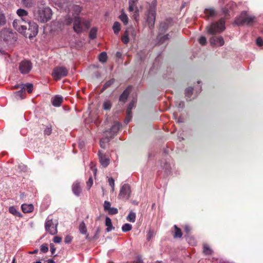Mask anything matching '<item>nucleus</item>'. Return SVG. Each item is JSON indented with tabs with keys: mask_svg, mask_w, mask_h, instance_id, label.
<instances>
[{
	"mask_svg": "<svg viewBox=\"0 0 263 263\" xmlns=\"http://www.w3.org/2000/svg\"><path fill=\"white\" fill-rule=\"evenodd\" d=\"M72 22H73V29L78 33L82 32L84 29H87L89 26L87 21L81 19L77 16H74L73 18H70V16H68L65 18L64 24L69 25Z\"/></svg>",
	"mask_w": 263,
	"mask_h": 263,
	"instance_id": "obj_1",
	"label": "nucleus"
},
{
	"mask_svg": "<svg viewBox=\"0 0 263 263\" xmlns=\"http://www.w3.org/2000/svg\"><path fill=\"white\" fill-rule=\"evenodd\" d=\"M52 11L48 7H39L37 11L34 12L35 18L41 23H46L49 21L52 16Z\"/></svg>",
	"mask_w": 263,
	"mask_h": 263,
	"instance_id": "obj_2",
	"label": "nucleus"
},
{
	"mask_svg": "<svg viewBox=\"0 0 263 263\" xmlns=\"http://www.w3.org/2000/svg\"><path fill=\"white\" fill-rule=\"evenodd\" d=\"M255 21V17L248 13L247 11H242L239 16L235 20V23L238 25H252Z\"/></svg>",
	"mask_w": 263,
	"mask_h": 263,
	"instance_id": "obj_3",
	"label": "nucleus"
},
{
	"mask_svg": "<svg viewBox=\"0 0 263 263\" xmlns=\"http://www.w3.org/2000/svg\"><path fill=\"white\" fill-rule=\"evenodd\" d=\"M225 22L223 19H220L218 22L212 23L206 27L207 32L210 34L220 33L225 29Z\"/></svg>",
	"mask_w": 263,
	"mask_h": 263,
	"instance_id": "obj_4",
	"label": "nucleus"
},
{
	"mask_svg": "<svg viewBox=\"0 0 263 263\" xmlns=\"http://www.w3.org/2000/svg\"><path fill=\"white\" fill-rule=\"evenodd\" d=\"M156 19V4L153 2L149 7L146 14L145 20L150 29L153 28Z\"/></svg>",
	"mask_w": 263,
	"mask_h": 263,
	"instance_id": "obj_5",
	"label": "nucleus"
},
{
	"mask_svg": "<svg viewBox=\"0 0 263 263\" xmlns=\"http://www.w3.org/2000/svg\"><path fill=\"white\" fill-rule=\"evenodd\" d=\"M68 72V69L66 67L63 66H57L53 69L51 76L54 80L57 81L66 77Z\"/></svg>",
	"mask_w": 263,
	"mask_h": 263,
	"instance_id": "obj_6",
	"label": "nucleus"
},
{
	"mask_svg": "<svg viewBox=\"0 0 263 263\" xmlns=\"http://www.w3.org/2000/svg\"><path fill=\"white\" fill-rule=\"evenodd\" d=\"M168 23L166 22H163L160 23V27L159 30V35L157 37V40L159 41V42L160 44H162L165 42V41L168 39L169 34H166L165 35H162L168 29Z\"/></svg>",
	"mask_w": 263,
	"mask_h": 263,
	"instance_id": "obj_7",
	"label": "nucleus"
},
{
	"mask_svg": "<svg viewBox=\"0 0 263 263\" xmlns=\"http://www.w3.org/2000/svg\"><path fill=\"white\" fill-rule=\"evenodd\" d=\"M58 222L55 220L53 221L52 219H47L45 222V229L47 232L49 233L51 235H54L57 233V226Z\"/></svg>",
	"mask_w": 263,
	"mask_h": 263,
	"instance_id": "obj_8",
	"label": "nucleus"
},
{
	"mask_svg": "<svg viewBox=\"0 0 263 263\" xmlns=\"http://www.w3.org/2000/svg\"><path fill=\"white\" fill-rule=\"evenodd\" d=\"M130 187L128 184H123L120 191L118 197L120 199L127 200L130 195Z\"/></svg>",
	"mask_w": 263,
	"mask_h": 263,
	"instance_id": "obj_9",
	"label": "nucleus"
},
{
	"mask_svg": "<svg viewBox=\"0 0 263 263\" xmlns=\"http://www.w3.org/2000/svg\"><path fill=\"white\" fill-rule=\"evenodd\" d=\"M15 34L9 29H4L0 32V39L5 41H11L15 40Z\"/></svg>",
	"mask_w": 263,
	"mask_h": 263,
	"instance_id": "obj_10",
	"label": "nucleus"
},
{
	"mask_svg": "<svg viewBox=\"0 0 263 263\" xmlns=\"http://www.w3.org/2000/svg\"><path fill=\"white\" fill-rule=\"evenodd\" d=\"M28 25L29 28L28 32L25 34V36L31 39L37 35L38 33V26L34 22H29Z\"/></svg>",
	"mask_w": 263,
	"mask_h": 263,
	"instance_id": "obj_11",
	"label": "nucleus"
},
{
	"mask_svg": "<svg viewBox=\"0 0 263 263\" xmlns=\"http://www.w3.org/2000/svg\"><path fill=\"white\" fill-rule=\"evenodd\" d=\"M120 125L118 122H115L111 127L104 132V136H108L109 138H112L119 130Z\"/></svg>",
	"mask_w": 263,
	"mask_h": 263,
	"instance_id": "obj_12",
	"label": "nucleus"
},
{
	"mask_svg": "<svg viewBox=\"0 0 263 263\" xmlns=\"http://www.w3.org/2000/svg\"><path fill=\"white\" fill-rule=\"evenodd\" d=\"M32 69V64L29 61H22L19 66V70L22 74H26Z\"/></svg>",
	"mask_w": 263,
	"mask_h": 263,
	"instance_id": "obj_13",
	"label": "nucleus"
},
{
	"mask_svg": "<svg viewBox=\"0 0 263 263\" xmlns=\"http://www.w3.org/2000/svg\"><path fill=\"white\" fill-rule=\"evenodd\" d=\"M210 43L212 46H222L224 44L223 38L221 36H213L209 39Z\"/></svg>",
	"mask_w": 263,
	"mask_h": 263,
	"instance_id": "obj_14",
	"label": "nucleus"
},
{
	"mask_svg": "<svg viewBox=\"0 0 263 263\" xmlns=\"http://www.w3.org/2000/svg\"><path fill=\"white\" fill-rule=\"evenodd\" d=\"M136 102V101L134 99L128 105L126 110V117L125 119V123L126 124H127L130 121L132 117L131 110L135 107Z\"/></svg>",
	"mask_w": 263,
	"mask_h": 263,
	"instance_id": "obj_15",
	"label": "nucleus"
},
{
	"mask_svg": "<svg viewBox=\"0 0 263 263\" xmlns=\"http://www.w3.org/2000/svg\"><path fill=\"white\" fill-rule=\"evenodd\" d=\"M104 209L108 212L110 215H115L118 213V210L117 208L111 207V204L109 201H105L104 203Z\"/></svg>",
	"mask_w": 263,
	"mask_h": 263,
	"instance_id": "obj_16",
	"label": "nucleus"
},
{
	"mask_svg": "<svg viewBox=\"0 0 263 263\" xmlns=\"http://www.w3.org/2000/svg\"><path fill=\"white\" fill-rule=\"evenodd\" d=\"M99 157L101 165L104 167H107L110 162V160L107 156L99 152Z\"/></svg>",
	"mask_w": 263,
	"mask_h": 263,
	"instance_id": "obj_17",
	"label": "nucleus"
},
{
	"mask_svg": "<svg viewBox=\"0 0 263 263\" xmlns=\"http://www.w3.org/2000/svg\"><path fill=\"white\" fill-rule=\"evenodd\" d=\"M68 9L72 14V17L71 18H73L74 16H77L81 11V8L78 5H69Z\"/></svg>",
	"mask_w": 263,
	"mask_h": 263,
	"instance_id": "obj_18",
	"label": "nucleus"
},
{
	"mask_svg": "<svg viewBox=\"0 0 263 263\" xmlns=\"http://www.w3.org/2000/svg\"><path fill=\"white\" fill-rule=\"evenodd\" d=\"M72 192L76 196H79L81 193V188L80 185V183L76 181L75 182L72 187Z\"/></svg>",
	"mask_w": 263,
	"mask_h": 263,
	"instance_id": "obj_19",
	"label": "nucleus"
},
{
	"mask_svg": "<svg viewBox=\"0 0 263 263\" xmlns=\"http://www.w3.org/2000/svg\"><path fill=\"white\" fill-rule=\"evenodd\" d=\"M34 206L32 204H23L22 205V210L24 213H31L33 211Z\"/></svg>",
	"mask_w": 263,
	"mask_h": 263,
	"instance_id": "obj_20",
	"label": "nucleus"
},
{
	"mask_svg": "<svg viewBox=\"0 0 263 263\" xmlns=\"http://www.w3.org/2000/svg\"><path fill=\"white\" fill-rule=\"evenodd\" d=\"M63 101V97L59 96H55L52 99V104L54 106L58 107L60 106Z\"/></svg>",
	"mask_w": 263,
	"mask_h": 263,
	"instance_id": "obj_21",
	"label": "nucleus"
},
{
	"mask_svg": "<svg viewBox=\"0 0 263 263\" xmlns=\"http://www.w3.org/2000/svg\"><path fill=\"white\" fill-rule=\"evenodd\" d=\"M16 14L21 17V20H27L26 17L28 15V12L23 9H18L16 11Z\"/></svg>",
	"mask_w": 263,
	"mask_h": 263,
	"instance_id": "obj_22",
	"label": "nucleus"
},
{
	"mask_svg": "<svg viewBox=\"0 0 263 263\" xmlns=\"http://www.w3.org/2000/svg\"><path fill=\"white\" fill-rule=\"evenodd\" d=\"M27 20H21V19H16L13 22V26L14 28L17 30L20 29L18 27H20L22 24H26L27 22Z\"/></svg>",
	"mask_w": 263,
	"mask_h": 263,
	"instance_id": "obj_23",
	"label": "nucleus"
},
{
	"mask_svg": "<svg viewBox=\"0 0 263 263\" xmlns=\"http://www.w3.org/2000/svg\"><path fill=\"white\" fill-rule=\"evenodd\" d=\"M26 88L25 87H23L22 89L16 91L15 93V97L16 99H23L24 98V95L25 94Z\"/></svg>",
	"mask_w": 263,
	"mask_h": 263,
	"instance_id": "obj_24",
	"label": "nucleus"
},
{
	"mask_svg": "<svg viewBox=\"0 0 263 263\" xmlns=\"http://www.w3.org/2000/svg\"><path fill=\"white\" fill-rule=\"evenodd\" d=\"M130 88H131L130 87H128L121 94V95L120 97V99H119L120 101L125 102V101L127 100V97L129 94V89H130Z\"/></svg>",
	"mask_w": 263,
	"mask_h": 263,
	"instance_id": "obj_25",
	"label": "nucleus"
},
{
	"mask_svg": "<svg viewBox=\"0 0 263 263\" xmlns=\"http://www.w3.org/2000/svg\"><path fill=\"white\" fill-rule=\"evenodd\" d=\"M9 212L11 214H13L15 216H17L19 217H22V215L21 214V213L20 212H18L14 206H11L9 208Z\"/></svg>",
	"mask_w": 263,
	"mask_h": 263,
	"instance_id": "obj_26",
	"label": "nucleus"
},
{
	"mask_svg": "<svg viewBox=\"0 0 263 263\" xmlns=\"http://www.w3.org/2000/svg\"><path fill=\"white\" fill-rule=\"evenodd\" d=\"M105 225L107 227L106 228L107 232H109L111 231L114 228L112 226L111 219L107 217L105 219Z\"/></svg>",
	"mask_w": 263,
	"mask_h": 263,
	"instance_id": "obj_27",
	"label": "nucleus"
},
{
	"mask_svg": "<svg viewBox=\"0 0 263 263\" xmlns=\"http://www.w3.org/2000/svg\"><path fill=\"white\" fill-rule=\"evenodd\" d=\"M79 230L81 234L85 235L87 234V228L85 223L83 221L80 223L79 227Z\"/></svg>",
	"mask_w": 263,
	"mask_h": 263,
	"instance_id": "obj_28",
	"label": "nucleus"
},
{
	"mask_svg": "<svg viewBox=\"0 0 263 263\" xmlns=\"http://www.w3.org/2000/svg\"><path fill=\"white\" fill-rule=\"evenodd\" d=\"M123 35L126 36L127 37H129V36L130 35L133 38H135L136 35L133 29L132 28H129L125 31Z\"/></svg>",
	"mask_w": 263,
	"mask_h": 263,
	"instance_id": "obj_29",
	"label": "nucleus"
},
{
	"mask_svg": "<svg viewBox=\"0 0 263 263\" xmlns=\"http://www.w3.org/2000/svg\"><path fill=\"white\" fill-rule=\"evenodd\" d=\"M119 18L120 20L125 24L127 25L128 22V18L127 15L124 13L122 12L120 15Z\"/></svg>",
	"mask_w": 263,
	"mask_h": 263,
	"instance_id": "obj_30",
	"label": "nucleus"
},
{
	"mask_svg": "<svg viewBox=\"0 0 263 263\" xmlns=\"http://www.w3.org/2000/svg\"><path fill=\"white\" fill-rule=\"evenodd\" d=\"M20 27H18L20 29H17L16 30L19 32L20 33L23 34L25 35L26 34V30H27V26L25 25V24H22Z\"/></svg>",
	"mask_w": 263,
	"mask_h": 263,
	"instance_id": "obj_31",
	"label": "nucleus"
},
{
	"mask_svg": "<svg viewBox=\"0 0 263 263\" xmlns=\"http://www.w3.org/2000/svg\"><path fill=\"white\" fill-rule=\"evenodd\" d=\"M204 13L207 17H211L215 15V11L213 9H206Z\"/></svg>",
	"mask_w": 263,
	"mask_h": 263,
	"instance_id": "obj_32",
	"label": "nucleus"
},
{
	"mask_svg": "<svg viewBox=\"0 0 263 263\" xmlns=\"http://www.w3.org/2000/svg\"><path fill=\"white\" fill-rule=\"evenodd\" d=\"M112 29L115 34H118L120 30V25L119 23L116 22L114 23Z\"/></svg>",
	"mask_w": 263,
	"mask_h": 263,
	"instance_id": "obj_33",
	"label": "nucleus"
},
{
	"mask_svg": "<svg viewBox=\"0 0 263 263\" xmlns=\"http://www.w3.org/2000/svg\"><path fill=\"white\" fill-rule=\"evenodd\" d=\"M23 4L26 7H31L32 6L34 0H21Z\"/></svg>",
	"mask_w": 263,
	"mask_h": 263,
	"instance_id": "obj_34",
	"label": "nucleus"
},
{
	"mask_svg": "<svg viewBox=\"0 0 263 263\" xmlns=\"http://www.w3.org/2000/svg\"><path fill=\"white\" fill-rule=\"evenodd\" d=\"M136 219V214L134 212H130L127 217V220L130 222H134Z\"/></svg>",
	"mask_w": 263,
	"mask_h": 263,
	"instance_id": "obj_35",
	"label": "nucleus"
},
{
	"mask_svg": "<svg viewBox=\"0 0 263 263\" xmlns=\"http://www.w3.org/2000/svg\"><path fill=\"white\" fill-rule=\"evenodd\" d=\"M213 251L210 249L208 245H204L203 246V253L205 255L212 254Z\"/></svg>",
	"mask_w": 263,
	"mask_h": 263,
	"instance_id": "obj_36",
	"label": "nucleus"
},
{
	"mask_svg": "<svg viewBox=\"0 0 263 263\" xmlns=\"http://www.w3.org/2000/svg\"><path fill=\"white\" fill-rule=\"evenodd\" d=\"M174 227L175 231L174 237L175 238H180L182 236L181 230L179 228H178L176 225L174 226Z\"/></svg>",
	"mask_w": 263,
	"mask_h": 263,
	"instance_id": "obj_37",
	"label": "nucleus"
},
{
	"mask_svg": "<svg viewBox=\"0 0 263 263\" xmlns=\"http://www.w3.org/2000/svg\"><path fill=\"white\" fill-rule=\"evenodd\" d=\"M105 138H103L100 140V146L103 148H105L106 145V143L108 142L110 138H109L108 136H105Z\"/></svg>",
	"mask_w": 263,
	"mask_h": 263,
	"instance_id": "obj_38",
	"label": "nucleus"
},
{
	"mask_svg": "<svg viewBox=\"0 0 263 263\" xmlns=\"http://www.w3.org/2000/svg\"><path fill=\"white\" fill-rule=\"evenodd\" d=\"M132 228V226L129 223H125L124 225H123L122 227V230L124 232H126L129 231H130Z\"/></svg>",
	"mask_w": 263,
	"mask_h": 263,
	"instance_id": "obj_39",
	"label": "nucleus"
},
{
	"mask_svg": "<svg viewBox=\"0 0 263 263\" xmlns=\"http://www.w3.org/2000/svg\"><path fill=\"white\" fill-rule=\"evenodd\" d=\"M97 30L95 28H92L89 33V37L91 39H94L96 37Z\"/></svg>",
	"mask_w": 263,
	"mask_h": 263,
	"instance_id": "obj_40",
	"label": "nucleus"
},
{
	"mask_svg": "<svg viewBox=\"0 0 263 263\" xmlns=\"http://www.w3.org/2000/svg\"><path fill=\"white\" fill-rule=\"evenodd\" d=\"M128 4H129L128 10L130 12H134L135 11H136V8H138L137 6V4H133V3H132V2H128Z\"/></svg>",
	"mask_w": 263,
	"mask_h": 263,
	"instance_id": "obj_41",
	"label": "nucleus"
},
{
	"mask_svg": "<svg viewBox=\"0 0 263 263\" xmlns=\"http://www.w3.org/2000/svg\"><path fill=\"white\" fill-rule=\"evenodd\" d=\"M99 60L101 62H105L107 60V54L106 52H102L99 57Z\"/></svg>",
	"mask_w": 263,
	"mask_h": 263,
	"instance_id": "obj_42",
	"label": "nucleus"
},
{
	"mask_svg": "<svg viewBox=\"0 0 263 263\" xmlns=\"http://www.w3.org/2000/svg\"><path fill=\"white\" fill-rule=\"evenodd\" d=\"M103 108L105 110H109L111 107V103L109 101H106L104 102L103 105Z\"/></svg>",
	"mask_w": 263,
	"mask_h": 263,
	"instance_id": "obj_43",
	"label": "nucleus"
},
{
	"mask_svg": "<svg viewBox=\"0 0 263 263\" xmlns=\"http://www.w3.org/2000/svg\"><path fill=\"white\" fill-rule=\"evenodd\" d=\"M193 90V89L191 87L187 88L185 91V96L188 98H190L192 94Z\"/></svg>",
	"mask_w": 263,
	"mask_h": 263,
	"instance_id": "obj_44",
	"label": "nucleus"
},
{
	"mask_svg": "<svg viewBox=\"0 0 263 263\" xmlns=\"http://www.w3.org/2000/svg\"><path fill=\"white\" fill-rule=\"evenodd\" d=\"M23 87H25L26 90H27L29 93L32 92L33 88V85L32 84H25L23 86Z\"/></svg>",
	"mask_w": 263,
	"mask_h": 263,
	"instance_id": "obj_45",
	"label": "nucleus"
},
{
	"mask_svg": "<svg viewBox=\"0 0 263 263\" xmlns=\"http://www.w3.org/2000/svg\"><path fill=\"white\" fill-rule=\"evenodd\" d=\"M114 82H115V80L114 79H111V80H109L108 81L106 82L105 83V84L104 85L103 89H105L108 88L111 85H112L114 83Z\"/></svg>",
	"mask_w": 263,
	"mask_h": 263,
	"instance_id": "obj_46",
	"label": "nucleus"
},
{
	"mask_svg": "<svg viewBox=\"0 0 263 263\" xmlns=\"http://www.w3.org/2000/svg\"><path fill=\"white\" fill-rule=\"evenodd\" d=\"M139 9L136 8V11L134 12L133 17L136 21H138L139 20Z\"/></svg>",
	"mask_w": 263,
	"mask_h": 263,
	"instance_id": "obj_47",
	"label": "nucleus"
},
{
	"mask_svg": "<svg viewBox=\"0 0 263 263\" xmlns=\"http://www.w3.org/2000/svg\"><path fill=\"white\" fill-rule=\"evenodd\" d=\"M199 44L201 45H205L206 43V39L204 36H201L198 40Z\"/></svg>",
	"mask_w": 263,
	"mask_h": 263,
	"instance_id": "obj_48",
	"label": "nucleus"
},
{
	"mask_svg": "<svg viewBox=\"0 0 263 263\" xmlns=\"http://www.w3.org/2000/svg\"><path fill=\"white\" fill-rule=\"evenodd\" d=\"M108 183L109 185L112 187V191H114V186H115V180L112 177H110L108 178Z\"/></svg>",
	"mask_w": 263,
	"mask_h": 263,
	"instance_id": "obj_49",
	"label": "nucleus"
},
{
	"mask_svg": "<svg viewBox=\"0 0 263 263\" xmlns=\"http://www.w3.org/2000/svg\"><path fill=\"white\" fill-rule=\"evenodd\" d=\"M92 184H93L92 178V177H90L89 178L88 181L86 183L87 187L88 188V190H89L90 189V187L92 186Z\"/></svg>",
	"mask_w": 263,
	"mask_h": 263,
	"instance_id": "obj_50",
	"label": "nucleus"
},
{
	"mask_svg": "<svg viewBox=\"0 0 263 263\" xmlns=\"http://www.w3.org/2000/svg\"><path fill=\"white\" fill-rule=\"evenodd\" d=\"M48 250V248L47 245H42L41 246V251L43 253H46Z\"/></svg>",
	"mask_w": 263,
	"mask_h": 263,
	"instance_id": "obj_51",
	"label": "nucleus"
},
{
	"mask_svg": "<svg viewBox=\"0 0 263 263\" xmlns=\"http://www.w3.org/2000/svg\"><path fill=\"white\" fill-rule=\"evenodd\" d=\"M154 232L152 230H149L147 233V240H150V239L154 236Z\"/></svg>",
	"mask_w": 263,
	"mask_h": 263,
	"instance_id": "obj_52",
	"label": "nucleus"
},
{
	"mask_svg": "<svg viewBox=\"0 0 263 263\" xmlns=\"http://www.w3.org/2000/svg\"><path fill=\"white\" fill-rule=\"evenodd\" d=\"M256 44L260 47L263 45V41L261 37H259L256 39Z\"/></svg>",
	"mask_w": 263,
	"mask_h": 263,
	"instance_id": "obj_53",
	"label": "nucleus"
},
{
	"mask_svg": "<svg viewBox=\"0 0 263 263\" xmlns=\"http://www.w3.org/2000/svg\"><path fill=\"white\" fill-rule=\"evenodd\" d=\"M121 40L123 43H124L125 44H126L129 42V37L123 35L121 38Z\"/></svg>",
	"mask_w": 263,
	"mask_h": 263,
	"instance_id": "obj_54",
	"label": "nucleus"
},
{
	"mask_svg": "<svg viewBox=\"0 0 263 263\" xmlns=\"http://www.w3.org/2000/svg\"><path fill=\"white\" fill-rule=\"evenodd\" d=\"M53 240L55 243H60L62 241V238L59 236H55Z\"/></svg>",
	"mask_w": 263,
	"mask_h": 263,
	"instance_id": "obj_55",
	"label": "nucleus"
},
{
	"mask_svg": "<svg viewBox=\"0 0 263 263\" xmlns=\"http://www.w3.org/2000/svg\"><path fill=\"white\" fill-rule=\"evenodd\" d=\"M72 240V237L70 236H67L65 238V242L66 243H70Z\"/></svg>",
	"mask_w": 263,
	"mask_h": 263,
	"instance_id": "obj_56",
	"label": "nucleus"
},
{
	"mask_svg": "<svg viewBox=\"0 0 263 263\" xmlns=\"http://www.w3.org/2000/svg\"><path fill=\"white\" fill-rule=\"evenodd\" d=\"M50 251L51 253L53 254L55 253V248L53 243H50Z\"/></svg>",
	"mask_w": 263,
	"mask_h": 263,
	"instance_id": "obj_57",
	"label": "nucleus"
},
{
	"mask_svg": "<svg viewBox=\"0 0 263 263\" xmlns=\"http://www.w3.org/2000/svg\"><path fill=\"white\" fill-rule=\"evenodd\" d=\"M45 134L47 135H49L51 133V128L50 127H47L45 129Z\"/></svg>",
	"mask_w": 263,
	"mask_h": 263,
	"instance_id": "obj_58",
	"label": "nucleus"
},
{
	"mask_svg": "<svg viewBox=\"0 0 263 263\" xmlns=\"http://www.w3.org/2000/svg\"><path fill=\"white\" fill-rule=\"evenodd\" d=\"M184 230L187 233H189L191 231V228L189 226H185L184 227Z\"/></svg>",
	"mask_w": 263,
	"mask_h": 263,
	"instance_id": "obj_59",
	"label": "nucleus"
},
{
	"mask_svg": "<svg viewBox=\"0 0 263 263\" xmlns=\"http://www.w3.org/2000/svg\"><path fill=\"white\" fill-rule=\"evenodd\" d=\"M164 168L166 170H169V169L171 168L170 165L168 164H166V166H164Z\"/></svg>",
	"mask_w": 263,
	"mask_h": 263,
	"instance_id": "obj_60",
	"label": "nucleus"
},
{
	"mask_svg": "<svg viewBox=\"0 0 263 263\" xmlns=\"http://www.w3.org/2000/svg\"><path fill=\"white\" fill-rule=\"evenodd\" d=\"M138 1L139 0H129V2H132V3L137 4V3L138 2Z\"/></svg>",
	"mask_w": 263,
	"mask_h": 263,
	"instance_id": "obj_61",
	"label": "nucleus"
},
{
	"mask_svg": "<svg viewBox=\"0 0 263 263\" xmlns=\"http://www.w3.org/2000/svg\"><path fill=\"white\" fill-rule=\"evenodd\" d=\"M91 168L92 169V171H93V173H94V175H95L96 174V173H97V170L95 168H93L92 167V166H91Z\"/></svg>",
	"mask_w": 263,
	"mask_h": 263,
	"instance_id": "obj_62",
	"label": "nucleus"
},
{
	"mask_svg": "<svg viewBox=\"0 0 263 263\" xmlns=\"http://www.w3.org/2000/svg\"><path fill=\"white\" fill-rule=\"evenodd\" d=\"M177 122L178 123H181V122H183V120L181 118H179L177 119Z\"/></svg>",
	"mask_w": 263,
	"mask_h": 263,
	"instance_id": "obj_63",
	"label": "nucleus"
},
{
	"mask_svg": "<svg viewBox=\"0 0 263 263\" xmlns=\"http://www.w3.org/2000/svg\"><path fill=\"white\" fill-rule=\"evenodd\" d=\"M47 263H55V262L52 259H49L47 261Z\"/></svg>",
	"mask_w": 263,
	"mask_h": 263,
	"instance_id": "obj_64",
	"label": "nucleus"
}]
</instances>
